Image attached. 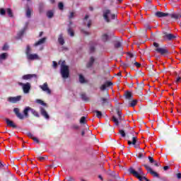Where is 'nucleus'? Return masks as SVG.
Segmentation results:
<instances>
[{"mask_svg":"<svg viewBox=\"0 0 181 181\" xmlns=\"http://www.w3.org/2000/svg\"><path fill=\"white\" fill-rule=\"evenodd\" d=\"M102 40L103 42H107V40L110 39V36H108V35L107 34H103L102 35Z\"/></svg>","mask_w":181,"mask_h":181,"instance_id":"31","label":"nucleus"},{"mask_svg":"<svg viewBox=\"0 0 181 181\" xmlns=\"http://www.w3.org/2000/svg\"><path fill=\"white\" fill-rule=\"evenodd\" d=\"M33 77H35L36 78V77H37V74H26L23 76L22 78L23 80H30V78H33Z\"/></svg>","mask_w":181,"mask_h":181,"instance_id":"18","label":"nucleus"},{"mask_svg":"<svg viewBox=\"0 0 181 181\" xmlns=\"http://www.w3.org/2000/svg\"><path fill=\"white\" fill-rule=\"evenodd\" d=\"M156 16L158 18H165V16H169V13L158 11L156 13Z\"/></svg>","mask_w":181,"mask_h":181,"instance_id":"21","label":"nucleus"},{"mask_svg":"<svg viewBox=\"0 0 181 181\" xmlns=\"http://www.w3.org/2000/svg\"><path fill=\"white\" fill-rule=\"evenodd\" d=\"M31 15H32V9H30L29 8H27V10H26V16H27V18H30Z\"/></svg>","mask_w":181,"mask_h":181,"instance_id":"40","label":"nucleus"},{"mask_svg":"<svg viewBox=\"0 0 181 181\" xmlns=\"http://www.w3.org/2000/svg\"><path fill=\"white\" fill-rule=\"evenodd\" d=\"M136 104H138V100H133L132 101V103L129 104V107H135V105H136Z\"/></svg>","mask_w":181,"mask_h":181,"instance_id":"42","label":"nucleus"},{"mask_svg":"<svg viewBox=\"0 0 181 181\" xmlns=\"http://www.w3.org/2000/svg\"><path fill=\"white\" fill-rule=\"evenodd\" d=\"M5 121L7 124V127H11V128H18V126H16V124H15V123H13V122L11 121V119L6 118Z\"/></svg>","mask_w":181,"mask_h":181,"instance_id":"15","label":"nucleus"},{"mask_svg":"<svg viewBox=\"0 0 181 181\" xmlns=\"http://www.w3.org/2000/svg\"><path fill=\"white\" fill-rule=\"evenodd\" d=\"M94 62H95V59H94V57H91L90 58L89 62L86 64V67L88 69H90V67H93V65L94 64Z\"/></svg>","mask_w":181,"mask_h":181,"instance_id":"19","label":"nucleus"},{"mask_svg":"<svg viewBox=\"0 0 181 181\" xmlns=\"http://www.w3.org/2000/svg\"><path fill=\"white\" fill-rule=\"evenodd\" d=\"M163 39H165V40H175V39H176V37L173 34H168L167 33H165Z\"/></svg>","mask_w":181,"mask_h":181,"instance_id":"14","label":"nucleus"},{"mask_svg":"<svg viewBox=\"0 0 181 181\" xmlns=\"http://www.w3.org/2000/svg\"><path fill=\"white\" fill-rule=\"evenodd\" d=\"M143 166L145 167V169L147 170L148 173H150V175H151L154 177H159V174H158V173L153 171V170H152V168L149 165L144 164V165H143Z\"/></svg>","mask_w":181,"mask_h":181,"instance_id":"8","label":"nucleus"},{"mask_svg":"<svg viewBox=\"0 0 181 181\" xmlns=\"http://www.w3.org/2000/svg\"><path fill=\"white\" fill-rule=\"evenodd\" d=\"M148 158L150 163H153V162H155V160L153 159V157L148 156Z\"/></svg>","mask_w":181,"mask_h":181,"instance_id":"52","label":"nucleus"},{"mask_svg":"<svg viewBox=\"0 0 181 181\" xmlns=\"http://www.w3.org/2000/svg\"><path fill=\"white\" fill-rule=\"evenodd\" d=\"M124 119H125V118L122 115V116H119L118 119H117L115 116H112V121L113 122H115V125L117 127H118V125H119V121L120 122L121 121H124Z\"/></svg>","mask_w":181,"mask_h":181,"instance_id":"13","label":"nucleus"},{"mask_svg":"<svg viewBox=\"0 0 181 181\" xmlns=\"http://www.w3.org/2000/svg\"><path fill=\"white\" fill-rule=\"evenodd\" d=\"M6 12L10 18H13V13L11 8H7Z\"/></svg>","mask_w":181,"mask_h":181,"instance_id":"39","label":"nucleus"},{"mask_svg":"<svg viewBox=\"0 0 181 181\" xmlns=\"http://www.w3.org/2000/svg\"><path fill=\"white\" fill-rule=\"evenodd\" d=\"M38 159H39V160H40L42 162V160H45V157H42V156H39Z\"/></svg>","mask_w":181,"mask_h":181,"instance_id":"63","label":"nucleus"},{"mask_svg":"<svg viewBox=\"0 0 181 181\" xmlns=\"http://www.w3.org/2000/svg\"><path fill=\"white\" fill-rule=\"evenodd\" d=\"M52 64H53V67L54 69H56L57 67V62H56L55 61L52 62Z\"/></svg>","mask_w":181,"mask_h":181,"instance_id":"62","label":"nucleus"},{"mask_svg":"<svg viewBox=\"0 0 181 181\" xmlns=\"http://www.w3.org/2000/svg\"><path fill=\"white\" fill-rule=\"evenodd\" d=\"M69 18V19H72V18H74V12H70Z\"/></svg>","mask_w":181,"mask_h":181,"instance_id":"56","label":"nucleus"},{"mask_svg":"<svg viewBox=\"0 0 181 181\" xmlns=\"http://www.w3.org/2000/svg\"><path fill=\"white\" fill-rule=\"evenodd\" d=\"M93 112H95L97 118L103 117V112L98 110H94Z\"/></svg>","mask_w":181,"mask_h":181,"instance_id":"35","label":"nucleus"},{"mask_svg":"<svg viewBox=\"0 0 181 181\" xmlns=\"http://www.w3.org/2000/svg\"><path fill=\"white\" fill-rule=\"evenodd\" d=\"M22 98L21 95H18L16 97H9L8 98V101L9 103H12V104H16V103H18V101H21Z\"/></svg>","mask_w":181,"mask_h":181,"instance_id":"12","label":"nucleus"},{"mask_svg":"<svg viewBox=\"0 0 181 181\" xmlns=\"http://www.w3.org/2000/svg\"><path fill=\"white\" fill-rule=\"evenodd\" d=\"M47 18H49V19H52V18H53V16H54V13H53L52 11H48L47 12Z\"/></svg>","mask_w":181,"mask_h":181,"instance_id":"33","label":"nucleus"},{"mask_svg":"<svg viewBox=\"0 0 181 181\" xmlns=\"http://www.w3.org/2000/svg\"><path fill=\"white\" fill-rule=\"evenodd\" d=\"M128 145H134V148H139V141H138V137L133 136L132 141H127Z\"/></svg>","mask_w":181,"mask_h":181,"instance_id":"10","label":"nucleus"},{"mask_svg":"<svg viewBox=\"0 0 181 181\" xmlns=\"http://www.w3.org/2000/svg\"><path fill=\"white\" fill-rule=\"evenodd\" d=\"M31 113H32L35 117H37V118H39V117H40L39 112H37V111L35 110V109H32V108H31Z\"/></svg>","mask_w":181,"mask_h":181,"instance_id":"38","label":"nucleus"},{"mask_svg":"<svg viewBox=\"0 0 181 181\" xmlns=\"http://www.w3.org/2000/svg\"><path fill=\"white\" fill-rule=\"evenodd\" d=\"M177 179H181V173H177Z\"/></svg>","mask_w":181,"mask_h":181,"instance_id":"64","label":"nucleus"},{"mask_svg":"<svg viewBox=\"0 0 181 181\" xmlns=\"http://www.w3.org/2000/svg\"><path fill=\"white\" fill-rule=\"evenodd\" d=\"M59 64H61V74L63 78H69L70 76V70L69 66L66 65V61H59Z\"/></svg>","mask_w":181,"mask_h":181,"instance_id":"3","label":"nucleus"},{"mask_svg":"<svg viewBox=\"0 0 181 181\" xmlns=\"http://www.w3.org/2000/svg\"><path fill=\"white\" fill-rule=\"evenodd\" d=\"M79 82L83 84L86 83V78L83 76V75L80 74L79 75Z\"/></svg>","mask_w":181,"mask_h":181,"instance_id":"41","label":"nucleus"},{"mask_svg":"<svg viewBox=\"0 0 181 181\" xmlns=\"http://www.w3.org/2000/svg\"><path fill=\"white\" fill-rule=\"evenodd\" d=\"M119 133L122 136V138H125L126 134H125V132L123 129L119 130Z\"/></svg>","mask_w":181,"mask_h":181,"instance_id":"45","label":"nucleus"},{"mask_svg":"<svg viewBox=\"0 0 181 181\" xmlns=\"http://www.w3.org/2000/svg\"><path fill=\"white\" fill-rule=\"evenodd\" d=\"M46 37L40 39L35 44V46H40L41 45H44L46 42Z\"/></svg>","mask_w":181,"mask_h":181,"instance_id":"24","label":"nucleus"},{"mask_svg":"<svg viewBox=\"0 0 181 181\" xmlns=\"http://www.w3.org/2000/svg\"><path fill=\"white\" fill-rule=\"evenodd\" d=\"M136 58L134 57L133 58H130L129 62L128 64H124L125 67H129L131 64H134L136 62Z\"/></svg>","mask_w":181,"mask_h":181,"instance_id":"23","label":"nucleus"},{"mask_svg":"<svg viewBox=\"0 0 181 181\" xmlns=\"http://www.w3.org/2000/svg\"><path fill=\"white\" fill-rule=\"evenodd\" d=\"M58 8L59 9H60V11H63V9L64 8V4H63V3L59 2L58 4Z\"/></svg>","mask_w":181,"mask_h":181,"instance_id":"44","label":"nucleus"},{"mask_svg":"<svg viewBox=\"0 0 181 181\" xmlns=\"http://www.w3.org/2000/svg\"><path fill=\"white\" fill-rule=\"evenodd\" d=\"M37 104H40L41 105H43L44 107H46L47 105V104H46V103H45L43 100H40V99H37L36 100Z\"/></svg>","mask_w":181,"mask_h":181,"instance_id":"36","label":"nucleus"},{"mask_svg":"<svg viewBox=\"0 0 181 181\" xmlns=\"http://www.w3.org/2000/svg\"><path fill=\"white\" fill-rule=\"evenodd\" d=\"M124 97L126 100H132V93H131V92L127 91L124 93Z\"/></svg>","mask_w":181,"mask_h":181,"instance_id":"28","label":"nucleus"},{"mask_svg":"<svg viewBox=\"0 0 181 181\" xmlns=\"http://www.w3.org/2000/svg\"><path fill=\"white\" fill-rule=\"evenodd\" d=\"M28 136H29V138H30L31 139H33V138H35V136H33V134L30 132L27 133Z\"/></svg>","mask_w":181,"mask_h":181,"instance_id":"55","label":"nucleus"},{"mask_svg":"<svg viewBox=\"0 0 181 181\" xmlns=\"http://www.w3.org/2000/svg\"><path fill=\"white\" fill-rule=\"evenodd\" d=\"M81 97L83 101H89L90 100V98H88V97H87V95H86V93H82L81 95Z\"/></svg>","mask_w":181,"mask_h":181,"instance_id":"34","label":"nucleus"},{"mask_svg":"<svg viewBox=\"0 0 181 181\" xmlns=\"http://www.w3.org/2000/svg\"><path fill=\"white\" fill-rule=\"evenodd\" d=\"M112 86V82L111 81H106L103 85L100 86V90L102 91H104L107 87H111Z\"/></svg>","mask_w":181,"mask_h":181,"instance_id":"17","label":"nucleus"},{"mask_svg":"<svg viewBox=\"0 0 181 181\" xmlns=\"http://www.w3.org/2000/svg\"><path fill=\"white\" fill-rule=\"evenodd\" d=\"M67 32H68V35H69V36H71V37L74 36V30H73V28H69Z\"/></svg>","mask_w":181,"mask_h":181,"instance_id":"32","label":"nucleus"},{"mask_svg":"<svg viewBox=\"0 0 181 181\" xmlns=\"http://www.w3.org/2000/svg\"><path fill=\"white\" fill-rule=\"evenodd\" d=\"M18 86H21L23 87V91L25 94H28V93L30 91V83L27 82L26 83H23L22 82L18 83Z\"/></svg>","mask_w":181,"mask_h":181,"instance_id":"7","label":"nucleus"},{"mask_svg":"<svg viewBox=\"0 0 181 181\" xmlns=\"http://www.w3.org/2000/svg\"><path fill=\"white\" fill-rule=\"evenodd\" d=\"M128 172L130 175H133L134 177L139 179V181H149V180L145 176V173H144V171H142V168H139L137 170H135L134 168L131 167L129 168Z\"/></svg>","mask_w":181,"mask_h":181,"instance_id":"1","label":"nucleus"},{"mask_svg":"<svg viewBox=\"0 0 181 181\" xmlns=\"http://www.w3.org/2000/svg\"><path fill=\"white\" fill-rule=\"evenodd\" d=\"M115 48L117 52H119V53H121V54H124V48L122 47V46H115Z\"/></svg>","mask_w":181,"mask_h":181,"instance_id":"30","label":"nucleus"},{"mask_svg":"<svg viewBox=\"0 0 181 181\" xmlns=\"http://www.w3.org/2000/svg\"><path fill=\"white\" fill-rule=\"evenodd\" d=\"M32 49H30V47H27L25 50V54L28 60H39V55L37 54H31Z\"/></svg>","mask_w":181,"mask_h":181,"instance_id":"5","label":"nucleus"},{"mask_svg":"<svg viewBox=\"0 0 181 181\" xmlns=\"http://www.w3.org/2000/svg\"><path fill=\"white\" fill-rule=\"evenodd\" d=\"M134 66H136V67H138V68H139V67H141V64H139V62H134Z\"/></svg>","mask_w":181,"mask_h":181,"instance_id":"61","label":"nucleus"},{"mask_svg":"<svg viewBox=\"0 0 181 181\" xmlns=\"http://www.w3.org/2000/svg\"><path fill=\"white\" fill-rule=\"evenodd\" d=\"M25 28H23L20 32H18L16 36V39H21V37H22V36L25 35Z\"/></svg>","mask_w":181,"mask_h":181,"instance_id":"29","label":"nucleus"},{"mask_svg":"<svg viewBox=\"0 0 181 181\" xmlns=\"http://www.w3.org/2000/svg\"><path fill=\"white\" fill-rule=\"evenodd\" d=\"M122 42H121V41L117 40L115 42V46H122Z\"/></svg>","mask_w":181,"mask_h":181,"instance_id":"49","label":"nucleus"},{"mask_svg":"<svg viewBox=\"0 0 181 181\" xmlns=\"http://www.w3.org/2000/svg\"><path fill=\"white\" fill-rule=\"evenodd\" d=\"M144 87H145V84L144 83V82L137 84L138 90H143Z\"/></svg>","mask_w":181,"mask_h":181,"instance_id":"37","label":"nucleus"},{"mask_svg":"<svg viewBox=\"0 0 181 181\" xmlns=\"http://www.w3.org/2000/svg\"><path fill=\"white\" fill-rule=\"evenodd\" d=\"M58 42L59 45H64V38L63 37V34H60L58 37Z\"/></svg>","mask_w":181,"mask_h":181,"instance_id":"26","label":"nucleus"},{"mask_svg":"<svg viewBox=\"0 0 181 181\" xmlns=\"http://www.w3.org/2000/svg\"><path fill=\"white\" fill-rule=\"evenodd\" d=\"M168 16H170V18H173V19H180L181 18V13H174L172 14H169Z\"/></svg>","mask_w":181,"mask_h":181,"instance_id":"22","label":"nucleus"},{"mask_svg":"<svg viewBox=\"0 0 181 181\" xmlns=\"http://www.w3.org/2000/svg\"><path fill=\"white\" fill-rule=\"evenodd\" d=\"M80 124H86V117H81V119L79 121Z\"/></svg>","mask_w":181,"mask_h":181,"instance_id":"48","label":"nucleus"},{"mask_svg":"<svg viewBox=\"0 0 181 181\" xmlns=\"http://www.w3.org/2000/svg\"><path fill=\"white\" fill-rule=\"evenodd\" d=\"M59 50L60 52H67V50H69V49L66 47H61L60 48H59Z\"/></svg>","mask_w":181,"mask_h":181,"instance_id":"47","label":"nucleus"},{"mask_svg":"<svg viewBox=\"0 0 181 181\" xmlns=\"http://www.w3.org/2000/svg\"><path fill=\"white\" fill-rule=\"evenodd\" d=\"M137 158H139V159H141L142 158H144V153H139Z\"/></svg>","mask_w":181,"mask_h":181,"instance_id":"58","label":"nucleus"},{"mask_svg":"<svg viewBox=\"0 0 181 181\" xmlns=\"http://www.w3.org/2000/svg\"><path fill=\"white\" fill-rule=\"evenodd\" d=\"M117 114L118 117H121L122 115V112L119 109H117Z\"/></svg>","mask_w":181,"mask_h":181,"instance_id":"51","label":"nucleus"},{"mask_svg":"<svg viewBox=\"0 0 181 181\" xmlns=\"http://www.w3.org/2000/svg\"><path fill=\"white\" fill-rule=\"evenodd\" d=\"M153 52L158 53V54H160L161 56H168V54H169V49L160 46H155Z\"/></svg>","mask_w":181,"mask_h":181,"instance_id":"4","label":"nucleus"},{"mask_svg":"<svg viewBox=\"0 0 181 181\" xmlns=\"http://www.w3.org/2000/svg\"><path fill=\"white\" fill-rule=\"evenodd\" d=\"M2 50L6 52V50H9V47L8 46H4L2 47Z\"/></svg>","mask_w":181,"mask_h":181,"instance_id":"57","label":"nucleus"},{"mask_svg":"<svg viewBox=\"0 0 181 181\" xmlns=\"http://www.w3.org/2000/svg\"><path fill=\"white\" fill-rule=\"evenodd\" d=\"M88 15H86L83 19V23L87 25L88 28H91V20H89L87 22V19H88Z\"/></svg>","mask_w":181,"mask_h":181,"instance_id":"20","label":"nucleus"},{"mask_svg":"<svg viewBox=\"0 0 181 181\" xmlns=\"http://www.w3.org/2000/svg\"><path fill=\"white\" fill-rule=\"evenodd\" d=\"M72 128H73V129H80V126H78L77 124H74V125H72Z\"/></svg>","mask_w":181,"mask_h":181,"instance_id":"53","label":"nucleus"},{"mask_svg":"<svg viewBox=\"0 0 181 181\" xmlns=\"http://www.w3.org/2000/svg\"><path fill=\"white\" fill-rule=\"evenodd\" d=\"M40 114L45 118V119H49V118H50L49 114H47V112L43 107H40Z\"/></svg>","mask_w":181,"mask_h":181,"instance_id":"16","label":"nucleus"},{"mask_svg":"<svg viewBox=\"0 0 181 181\" xmlns=\"http://www.w3.org/2000/svg\"><path fill=\"white\" fill-rule=\"evenodd\" d=\"M29 111H32V107L28 106L23 110V114L21 113L19 108L15 107L13 109V112L16 114L17 118L19 119H24L25 118H29Z\"/></svg>","mask_w":181,"mask_h":181,"instance_id":"2","label":"nucleus"},{"mask_svg":"<svg viewBox=\"0 0 181 181\" xmlns=\"http://www.w3.org/2000/svg\"><path fill=\"white\" fill-rule=\"evenodd\" d=\"M106 95V98H100L101 105L103 107H104L105 105H108V104H110V95L108 94V93H107Z\"/></svg>","mask_w":181,"mask_h":181,"instance_id":"11","label":"nucleus"},{"mask_svg":"<svg viewBox=\"0 0 181 181\" xmlns=\"http://www.w3.org/2000/svg\"><path fill=\"white\" fill-rule=\"evenodd\" d=\"M40 88H41V90L45 93H47L49 95L52 94V90L49 88V85L47 82L44 83L43 85H40Z\"/></svg>","mask_w":181,"mask_h":181,"instance_id":"9","label":"nucleus"},{"mask_svg":"<svg viewBox=\"0 0 181 181\" xmlns=\"http://www.w3.org/2000/svg\"><path fill=\"white\" fill-rule=\"evenodd\" d=\"M8 59V53L4 52L0 54V63H2V60H6Z\"/></svg>","mask_w":181,"mask_h":181,"instance_id":"25","label":"nucleus"},{"mask_svg":"<svg viewBox=\"0 0 181 181\" xmlns=\"http://www.w3.org/2000/svg\"><path fill=\"white\" fill-rule=\"evenodd\" d=\"M6 13V10L4 8H0V15H2L3 16H5Z\"/></svg>","mask_w":181,"mask_h":181,"instance_id":"46","label":"nucleus"},{"mask_svg":"<svg viewBox=\"0 0 181 181\" xmlns=\"http://www.w3.org/2000/svg\"><path fill=\"white\" fill-rule=\"evenodd\" d=\"M110 176L113 180H118V179H120L119 175L115 173H110Z\"/></svg>","mask_w":181,"mask_h":181,"instance_id":"27","label":"nucleus"},{"mask_svg":"<svg viewBox=\"0 0 181 181\" xmlns=\"http://www.w3.org/2000/svg\"><path fill=\"white\" fill-rule=\"evenodd\" d=\"M95 52V47L92 46L90 47V53H94Z\"/></svg>","mask_w":181,"mask_h":181,"instance_id":"50","label":"nucleus"},{"mask_svg":"<svg viewBox=\"0 0 181 181\" xmlns=\"http://www.w3.org/2000/svg\"><path fill=\"white\" fill-rule=\"evenodd\" d=\"M44 8H45V4H43V3L40 4V6H39L40 13H42V12H43Z\"/></svg>","mask_w":181,"mask_h":181,"instance_id":"43","label":"nucleus"},{"mask_svg":"<svg viewBox=\"0 0 181 181\" xmlns=\"http://www.w3.org/2000/svg\"><path fill=\"white\" fill-rule=\"evenodd\" d=\"M33 140L34 142H36L37 144H39V139L36 137H33Z\"/></svg>","mask_w":181,"mask_h":181,"instance_id":"60","label":"nucleus"},{"mask_svg":"<svg viewBox=\"0 0 181 181\" xmlns=\"http://www.w3.org/2000/svg\"><path fill=\"white\" fill-rule=\"evenodd\" d=\"M81 33H83V35H90V33H88L84 30H81Z\"/></svg>","mask_w":181,"mask_h":181,"instance_id":"59","label":"nucleus"},{"mask_svg":"<svg viewBox=\"0 0 181 181\" xmlns=\"http://www.w3.org/2000/svg\"><path fill=\"white\" fill-rule=\"evenodd\" d=\"M127 54L129 56V57L130 59H133L134 57V54L131 53V52H127Z\"/></svg>","mask_w":181,"mask_h":181,"instance_id":"54","label":"nucleus"},{"mask_svg":"<svg viewBox=\"0 0 181 181\" xmlns=\"http://www.w3.org/2000/svg\"><path fill=\"white\" fill-rule=\"evenodd\" d=\"M115 16H117L115 14L111 13V11L106 10L103 13V18L106 21V22H110V19H115Z\"/></svg>","mask_w":181,"mask_h":181,"instance_id":"6","label":"nucleus"}]
</instances>
